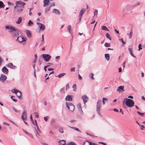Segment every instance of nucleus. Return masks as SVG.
<instances>
[{
  "mask_svg": "<svg viewBox=\"0 0 145 145\" xmlns=\"http://www.w3.org/2000/svg\"><path fill=\"white\" fill-rule=\"evenodd\" d=\"M125 102L126 105L129 107H132L135 104L133 100L130 99H127Z\"/></svg>",
  "mask_w": 145,
  "mask_h": 145,
  "instance_id": "f257e3e1",
  "label": "nucleus"
},
{
  "mask_svg": "<svg viewBox=\"0 0 145 145\" xmlns=\"http://www.w3.org/2000/svg\"><path fill=\"white\" fill-rule=\"evenodd\" d=\"M66 106L67 108L71 111H73L75 107L70 102H66Z\"/></svg>",
  "mask_w": 145,
  "mask_h": 145,
  "instance_id": "f03ea898",
  "label": "nucleus"
},
{
  "mask_svg": "<svg viewBox=\"0 0 145 145\" xmlns=\"http://www.w3.org/2000/svg\"><path fill=\"white\" fill-rule=\"evenodd\" d=\"M25 3L23 2L20 1H16V5L14 6V8H16L17 7H19L21 8H24V5Z\"/></svg>",
  "mask_w": 145,
  "mask_h": 145,
  "instance_id": "7ed1b4c3",
  "label": "nucleus"
},
{
  "mask_svg": "<svg viewBox=\"0 0 145 145\" xmlns=\"http://www.w3.org/2000/svg\"><path fill=\"white\" fill-rule=\"evenodd\" d=\"M101 100L100 99L99 100L97 103L96 106V109L97 113L99 115L100 114V111L101 109Z\"/></svg>",
  "mask_w": 145,
  "mask_h": 145,
  "instance_id": "20e7f679",
  "label": "nucleus"
},
{
  "mask_svg": "<svg viewBox=\"0 0 145 145\" xmlns=\"http://www.w3.org/2000/svg\"><path fill=\"white\" fill-rule=\"evenodd\" d=\"M131 9V5H127L123 8V11L124 12L127 13L130 11Z\"/></svg>",
  "mask_w": 145,
  "mask_h": 145,
  "instance_id": "39448f33",
  "label": "nucleus"
},
{
  "mask_svg": "<svg viewBox=\"0 0 145 145\" xmlns=\"http://www.w3.org/2000/svg\"><path fill=\"white\" fill-rule=\"evenodd\" d=\"M42 56L44 60L46 62H48L51 58V56L49 54H43Z\"/></svg>",
  "mask_w": 145,
  "mask_h": 145,
  "instance_id": "423d86ee",
  "label": "nucleus"
},
{
  "mask_svg": "<svg viewBox=\"0 0 145 145\" xmlns=\"http://www.w3.org/2000/svg\"><path fill=\"white\" fill-rule=\"evenodd\" d=\"M26 39L27 38L20 36L18 37L16 41H18L21 44L23 42L25 41Z\"/></svg>",
  "mask_w": 145,
  "mask_h": 145,
  "instance_id": "0eeeda50",
  "label": "nucleus"
},
{
  "mask_svg": "<svg viewBox=\"0 0 145 145\" xmlns=\"http://www.w3.org/2000/svg\"><path fill=\"white\" fill-rule=\"evenodd\" d=\"M15 29L14 31L13 32H12L13 33V35L14 37H17L19 36V33L18 32L19 31L18 29L15 28Z\"/></svg>",
  "mask_w": 145,
  "mask_h": 145,
  "instance_id": "6e6552de",
  "label": "nucleus"
},
{
  "mask_svg": "<svg viewBox=\"0 0 145 145\" xmlns=\"http://www.w3.org/2000/svg\"><path fill=\"white\" fill-rule=\"evenodd\" d=\"M37 24L38 25V26H39V29L41 31H43L45 29V27L44 25L41 23H38V22H37Z\"/></svg>",
  "mask_w": 145,
  "mask_h": 145,
  "instance_id": "1a4fd4ad",
  "label": "nucleus"
},
{
  "mask_svg": "<svg viewBox=\"0 0 145 145\" xmlns=\"http://www.w3.org/2000/svg\"><path fill=\"white\" fill-rule=\"evenodd\" d=\"M27 117V114L26 110H24L22 114V120H25L26 119Z\"/></svg>",
  "mask_w": 145,
  "mask_h": 145,
  "instance_id": "9d476101",
  "label": "nucleus"
},
{
  "mask_svg": "<svg viewBox=\"0 0 145 145\" xmlns=\"http://www.w3.org/2000/svg\"><path fill=\"white\" fill-rule=\"evenodd\" d=\"M7 79V77L5 75L1 74L0 76V81L2 82H4Z\"/></svg>",
  "mask_w": 145,
  "mask_h": 145,
  "instance_id": "9b49d317",
  "label": "nucleus"
},
{
  "mask_svg": "<svg viewBox=\"0 0 145 145\" xmlns=\"http://www.w3.org/2000/svg\"><path fill=\"white\" fill-rule=\"evenodd\" d=\"M124 91V87L123 86H119L117 88V91H119L120 92H123Z\"/></svg>",
  "mask_w": 145,
  "mask_h": 145,
  "instance_id": "f8f14e48",
  "label": "nucleus"
},
{
  "mask_svg": "<svg viewBox=\"0 0 145 145\" xmlns=\"http://www.w3.org/2000/svg\"><path fill=\"white\" fill-rule=\"evenodd\" d=\"M6 29H10V30L9 31L10 32H13L15 29V28L11 26L7 25L5 26Z\"/></svg>",
  "mask_w": 145,
  "mask_h": 145,
  "instance_id": "ddd939ff",
  "label": "nucleus"
},
{
  "mask_svg": "<svg viewBox=\"0 0 145 145\" xmlns=\"http://www.w3.org/2000/svg\"><path fill=\"white\" fill-rule=\"evenodd\" d=\"M82 98L83 100L84 103L85 104L88 100V97L86 95H83Z\"/></svg>",
  "mask_w": 145,
  "mask_h": 145,
  "instance_id": "4468645a",
  "label": "nucleus"
},
{
  "mask_svg": "<svg viewBox=\"0 0 145 145\" xmlns=\"http://www.w3.org/2000/svg\"><path fill=\"white\" fill-rule=\"evenodd\" d=\"M2 72L5 74H7L8 72V70L5 67H4L2 69Z\"/></svg>",
  "mask_w": 145,
  "mask_h": 145,
  "instance_id": "2eb2a0df",
  "label": "nucleus"
},
{
  "mask_svg": "<svg viewBox=\"0 0 145 145\" xmlns=\"http://www.w3.org/2000/svg\"><path fill=\"white\" fill-rule=\"evenodd\" d=\"M85 10H86L85 8H82L80 12L79 16L82 17L83 14L85 11Z\"/></svg>",
  "mask_w": 145,
  "mask_h": 145,
  "instance_id": "dca6fc26",
  "label": "nucleus"
},
{
  "mask_svg": "<svg viewBox=\"0 0 145 145\" xmlns=\"http://www.w3.org/2000/svg\"><path fill=\"white\" fill-rule=\"evenodd\" d=\"M25 33L26 34L27 36L29 38H31L32 36L31 33V32L28 30H26L25 31Z\"/></svg>",
  "mask_w": 145,
  "mask_h": 145,
  "instance_id": "f3484780",
  "label": "nucleus"
},
{
  "mask_svg": "<svg viewBox=\"0 0 145 145\" xmlns=\"http://www.w3.org/2000/svg\"><path fill=\"white\" fill-rule=\"evenodd\" d=\"M7 66L9 68L12 69H14L15 68V66L13 65V64L12 63H10L8 64Z\"/></svg>",
  "mask_w": 145,
  "mask_h": 145,
  "instance_id": "a211bd4d",
  "label": "nucleus"
},
{
  "mask_svg": "<svg viewBox=\"0 0 145 145\" xmlns=\"http://www.w3.org/2000/svg\"><path fill=\"white\" fill-rule=\"evenodd\" d=\"M62 141L64 142V144H63V145H76L75 143L72 142H70L68 143L67 145H65V141L62 140Z\"/></svg>",
  "mask_w": 145,
  "mask_h": 145,
  "instance_id": "6ab92c4d",
  "label": "nucleus"
},
{
  "mask_svg": "<svg viewBox=\"0 0 145 145\" xmlns=\"http://www.w3.org/2000/svg\"><path fill=\"white\" fill-rule=\"evenodd\" d=\"M50 0H44L43 1V6L46 7L49 5Z\"/></svg>",
  "mask_w": 145,
  "mask_h": 145,
  "instance_id": "aec40b11",
  "label": "nucleus"
},
{
  "mask_svg": "<svg viewBox=\"0 0 145 145\" xmlns=\"http://www.w3.org/2000/svg\"><path fill=\"white\" fill-rule=\"evenodd\" d=\"M23 8H19L17 7H16V8H15V10H16V12L18 13H20L22 12L23 10Z\"/></svg>",
  "mask_w": 145,
  "mask_h": 145,
  "instance_id": "412c9836",
  "label": "nucleus"
},
{
  "mask_svg": "<svg viewBox=\"0 0 145 145\" xmlns=\"http://www.w3.org/2000/svg\"><path fill=\"white\" fill-rule=\"evenodd\" d=\"M52 13H55L56 14L59 15L60 14V12L59 10L56 8H54L53 9Z\"/></svg>",
  "mask_w": 145,
  "mask_h": 145,
  "instance_id": "4be33fe9",
  "label": "nucleus"
},
{
  "mask_svg": "<svg viewBox=\"0 0 145 145\" xmlns=\"http://www.w3.org/2000/svg\"><path fill=\"white\" fill-rule=\"evenodd\" d=\"M77 106L79 111L81 112H82L83 111L82 110V108L81 107V104L80 103H79L78 104Z\"/></svg>",
  "mask_w": 145,
  "mask_h": 145,
  "instance_id": "5701e85b",
  "label": "nucleus"
},
{
  "mask_svg": "<svg viewBox=\"0 0 145 145\" xmlns=\"http://www.w3.org/2000/svg\"><path fill=\"white\" fill-rule=\"evenodd\" d=\"M65 99L67 101H72V99L71 96L67 95L65 98Z\"/></svg>",
  "mask_w": 145,
  "mask_h": 145,
  "instance_id": "b1692460",
  "label": "nucleus"
},
{
  "mask_svg": "<svg viewBox=\"0 0 145 145\" xmlns=\"http://www.w3.org/2000/svg\"><path fill=\"white\" fill-rule=\"evenodd\" d=\"M128 50L131 55L133 57H136L134 55L132 52V49L131 48H128Z\"/></svg>",
  "mask_w": 145,
  "mask_h": 145,
  "instance_id": "393cba45",
  "label": "nucleus"
},
{
  "mask_svg": "<svg viewBox=\"0 0 145 145\" xmlns=\"http://www.w3.org/2000/svg\"><path fill=\"white\" fill-rule=\"evenodd\" d=\"M22 20V18L21 17H20L18 18V20L16 21V23L18 24H20Z\"/></svg>",
  "mask_w": 145,
  "mask_h": 145,
  "instance_id": "a878e982",
  "label": "nucleus"
},
{
  "mask_svg": "<svg viewBox=\"0 0 145 145\" xmlns=\"http://www.w3.org/2000/svg\"><path fill=\"white\" fill-rule=\"evenodd\" d=\"M127 34L129 35V38L131 39L132 38L133 34V31L132 29L131 30L129 33H128Z\"/></svg>",
  "mask_w": 145,
  "mask_h": 145,
  "instance_id": "bb28decb",
  "label": "nucleus"
},
{
  "mask_svg": "<svg viewBox=\"0 0 145 145\" xmlns=\"http://www.w3.org/2000/svg\"><path fill=\"white\" fill-rule=\"evenodd\" d=\"M105 59L107 60L108 61L110 59V56L109 54H105Z\"/></svg>",
  "mask_w": 145,
  "mask_h": 145,
  "instance_id": "cd10ccee",
  "label": "nucleus"
},
{
  "mask_svg": "<svg viewBox=\"0 0 145 145\" xmlns=\"http://www.w3.org/2000/svg\"><path fill=\"white\" fill-rule=\"evenodd\" d=\"M65 74V73H62L59 74L57 76H56V77H58L60 78L63 76Z\"/></svg>",
  "mask_w": 145,
  "mask_h": 145,
  "instance_id": "c85d7f7f",
  "label": "nucleus"
},
{
  "mask_svg": "<svg viewBox=\"0 0 145 145\" xmlns=\"http://www.w3.org/2000/svg\"><path fill=\"white\" fill-rule=\"evenodd\" d=\"M11 92L13 93H15L16 94H17V92H19V91L16 89H13L11 90Z\"/></svg>",
  "mask_w": 145,
  "mask_h": 145,
  "instance_id": "c756f323",
  "label": "nucleus"
},
{
  "mask_svg": "<svg viewBox=\"0 0 145 145\" xmlns=\"http://www.w3.org/2000/svg\"><path fill=\"white\" fill-rule=\"evenodd\" d=\"M106 36L108 39H109L110 40H111L112 37L108 33H106Z\"/></svg>",
  "mask_w": 145,
  "mask_h": 145,
  "instance_id": "7c9ffc66",
  "label": "nucleus"
},
{
  "mask_svg": "<svg viewBox=\"0 0 145 145\" xmlns=\"http://www.w3.org/2000/svg\"><path fill=\"white\" fill-rule=\"evenodd\" d=\"M5 7V5H4L3 2L0 1V7L1 8H4Z\"/></svg>",
  "mask_w": 145,
  "mask_h": 145,
  "instance_id": "2f4dec72",
  "label": "nucleus"
},
{
  "mask_svg": "<svg viewBox=\"0 0 145 145\" xmlns=\"http://www.w3.org/2000/svg\"><path fill=\"white\" fill-rule=\"evenodd\" d=\"M22 93L20 91H19V92H17V96L19 98H20L22 96Z\"/></svg>",
  "mask_w": 145,
  "mask_h": 145,
  "instance_id": "473e14b6",
  "label": "nucleus"
},
{
  "mask_svg": "<svg viewBox=\"0 0 145 145\" xmlns=\"http://www.w3.org/2000/svg\"><path fill=\"white\" fill-rule=\"evenodd\" d=\"M50 8L51 7L49 6L46 7L45 8L44 10L46 13L48 11H49L50 10Z\"/></svg>",
  "mask_w": 145,
  "mask_h": 145,
  "instance_id": "72a5a7b5",
  "label": "nucleus"
},
{
  "mask_svg": "<svg viewBox=\"0 0 145 145\" xmlns=\"http://www.w3.org/2000/svg\"><path fill=\"white\" fill-rule=\"evenodd\" d=\"M102 29L103 30H105V31H109V30L108 29V28L105 26H103L102 27Z\"/></svg>",
  "mask_w": 145,
  "mask_h": 145,
  "instance_id": "f704fd0d",
  "label": "nucleus"
},
{
  "mask_svg": "<svg viewBox=\"0 0 145 145\" xmlns=\"http://www.w3.org/2000/svg\"><path fill=\"white\" fill-rule=\"evenodd\" d=\"M33 24V22L30 20H29V22L28 23L27 25L28 26H30L32 25Z\"/></svg>",
  "mask_w": 145,
  "mask_h": 145,
  "instance_id": "c9c22d12",
  "label": "nucleus"
},
{
  "mask_svg": "<svg viewBox=\"0 0 145 145\" xmlns=\"http://www.w3.org/2000/svg\"><path fill=\"white\" fill-rule=\"evenodd\" d=\"M93 76L94 74L93 73H91L89 74V76L91 79L92 80H93L94 79Z\"/></svg>",
  "mask_w": 145,
  "mask_h": 145,
  "instance_id": "e433bc0d",
  "label": "nucleus"
},
{
  "mask_svg": "<svg viewBox=\"0 0 145 145\" xmlns=\"http://www.w3.org/2000/svg\"><path fill=\"white\" fill-rule=\"evenodd\" d=\"M71 128L78 131L80 133L81 132V131L78 128L74 127H71Z\"/></svg>",
  "mask_w": 145,
  "mask_h": 145,
  "instance_id": "4c0bfd02",
  "label": "nucleus"
},
{
  "mask_svg": "<svg viewBox=\"0 0 145 145\" xmlns=\"http://www.w3.org/2000/svg\"><path fill=\"white\" fill-rule=\"evenodd\" d=\"M30 120H31V121L32 123L33 124H34V122L33 119V118H32V115H31V116H30Z\"/></svg>",
  "mask_w": 145,
  "mask_h": 145,
  "instance_id": "58836bf2",
  "label": "nucleus"
},
{
  "mask_svg": "<svg viewBox=\"0 0 145 145\" xmlns=\"http://www.w3.org/2000/svg\"><path fill=\"white\" fill-rule=\"evenodd\" d=\"M3 62V59L1 58L0 56V67L1 65Z\"/></svg>",
  "mask_w": 145,
  "mask_h": 145,
  "instance_id": "ea45409f",
  "label": "nucleus"
},
{
  "mask_svg": "<svg viewBox=\"0 0 145 145\" xmlns=\"http://www.w3.org/2000/svg\"><path fill=\"white\" fill-rule=\"evenodd\" d=\"M87 145H97L95 143H92L91 142H89V144L88 143H87L86 144Z\"/></svg>",
  "mask_w": 145,
  "mask_h": 145,
  "instance_id": "a19ab883",
  "label": "nucleus"
},
{
  "mask_svg": "<svg viewBox=\"0 0 145 145\" xmlns=\"http://www.w3.org/2000/svg\"><path fill=\"white\" fill-rule=\"evenodd\" d=\"M72 88L73 89V91H76V84H74L72 86Z\"/></svg>",
  "mask_w": 145,
  "mask_h": 145,
  "instance_id": "79ce46f5",
  "label": "nucleus"
},
{
  "mask_svg": "<svg viewBox=\"0 0 145 145\" xmlns=\"http://www.w3.org/2000/svg\"><path fill=\"white\" fill-rule=\"evenodd\" d=\"M137 113L138 114H139L141 116H144V113H141L138 111H137Z\"/></svg>",
  "mask_w": 145,
  "mask_h": 145,
  "instance_id": "37998d69",
  "label": "nucleus"
},
{
  "mask_svg": "<svg viewBox=\"0 0 145 145\" xmlns=\"http://www.w3.org/2000/svg\"><path fill=\"white\" fill-rule=\"evenodd\" d=\"M107 100V99L106 98L103 97V104L104 105L105 103V101H106Z\"/></svg>",
  "mask_w": 145,
  "mask_h": 145,
  "instance_id": "c03bdc74",
  "label": "nucleus"
},
{
  "mask_svg": "<svg viewBox=\"0 0 145 145\" xmlns=\"http://www.w3.org/2000/svg\"><path fill=\"white\" fill-rule=\"evenodd\" d=\"M105 46L106 47H110V44L108 43H106L105 44Z\"/></svg>",
  "mask_w": 145,
  "mask_h": 145,
  "instance_id": "a18cd8bd",
  "label": "nucleus"
},
{
  "mask_svg": "<svg viewBox=\"0 0 145 145\" xmlns=\"http://www.w3.org/2000/svg\"><path fill=\"white\" fill-rule=\"evenodd\" d=\"M71 27V26L70 25L67 28H68V31H69V33H71V34H72V33H71V30H70Z\"/></svg>",
  "mask_w": 145,
  "mask_h": 145,
  "instance_id": "49530a36",
  "label": "nucleus"
},
{
  "mask_svg": "<svg viewBox=\"0 0 145 145\" xmlns=\"http://www.w3.org/2000/svg\"><path fill=\"white\" fill-rule=\"evenodd\" d=\"M142 45L141 44H139L138 46V50L139 51L142 49Z\"/></svg>",
  "mask_w": 145,
  "mask_h": 145,
  "instance_id": "de8ad7c7",
  "label": "nucleus"
},
{
  "mask_svg": "<svg viewBox=\"0 0 145 145\" xmlns=\"http://www.w3.org/2000/svg\"><path fill=\"white\" fill-rule=\"evenodd\" d=\"M60 92L61 93H65V88H63L61 89L60 90Z\"/></svg>",
  "mask_w": 145,
  "mask_h": 145,
  "instance_id": "09e8293b",
  "label": "nucleus"
},
{
  "mask_svg": "<svg viewBox=\"0 0 145 145\" xmlns=\"http://www.w3.org/2000/svg\"><path fill=\"white\" fill-rule=\"evenodd\" d=\"M59 131L60 133H63V129L62 128H60L59 129Z\"/></svg>",
  "mask_w": 145,
  "mask_h": 145,
  "instance_id": "8fccbe9b",
  "label": "nucleus"
},
{
  "mask_svg": "<svg viewBox=\"0 0 145 145\" xmlns=\"http://www.w3.org/2000/svg\"><path fill=\"white\" fill-rule=\"evenodd\" d=\"M27 135L29 136L30 137H31V138H33V135L31 133H29L28 134H27Z\"/></svg>",
  "mask_w": 145,
  "mask_h": 145,
  "instance_id": "3c124183",
  "label": "nucleus"
},
{
  "mask_svg": "<svg viewBox=\"0 0 145 145\" xmlns=\"http://www.w3.org/2000/svg\"><path fill=\"white\" fill-rule=\"evenodd\" d=\"M12 108L15 112H18V110L15 108L14 107H12Z\"/></svg>",
  "mask_w": 145,
  "mask_h": 145,
  "instance_id": "603ef678",
  "label": "nucleus"
},
{
  "mask_svg": "<svg viewBox=\"0 0 145 145\" xmlns=\"http://www.w3.org/2000/svg\"><path fill=\"white\" fill-rule=\"evenodd\" d=\"M49 117L48 116L45 117H44V120L46 121H47L48 119L49 118Z\"/></svg>",
  "mask_w": 145,
  "mask_h": 145,
  "instance_id": "864d4df0",
  "label": "nucleus"
},
{
  "mask_svg": "<svg viewBox=\"0 0 145 145\" xmlns=\"http://www.w3.org/2000/svg\"><path fill=\"white\" fill-rule=\"evenodd\" d=\"M97 13H98V10H95V12H94V16H97Z\"/></svg>",
  "mask_w": 145,
  "mask_h": 145,
  "instance_id": "5fc2aeb1",
  "label": "nucleus"
},
{
  "mask_svg": "<svg viewBox=\"0 0 145 145\" xmlns=\"http://www.w3.org/2000/svg\"><path fill=\"white\" fill-rule=\"evenodd\" d=\"M48 67V65H46L44 67V70L45 71H47L46 68Z\"/></svg>",
  "mask_w": 145,
  "mask_h": 145,
  "instance_id": "6e6d98bb",
  "label": "nucleus"
},
{
  "mask_svg": "<svg viewBox=\"0 0 145 145\" xmlns=\"http://www.w3.org/2000/svg\"><path fill=\"white\" fill-rule=\"evenodd\" d=\"M34 128H35V131H36V136H37V135H40V133H39L36 130V128H35V127H34Z\"/></svg>",
  "mask_w": 145,
  "mask_h": 145,
  "instance_id": "4d7b16f0",
  "label": "nucleus"
},
{
  "mask_svg": "<svg viewBox=\"0 0 145 145\" xmlns=\"http://www.w3.org/2000/svg\"><path fill=\"white\" fill-rule=\"evenodd\" d=\"M59 145H63V144H64V142H63V141H62V140L61 141H60L59 142Z\"/></svg>",
  "mask_w": 145,
  "mask_h": 145,
  "instance_id": "13d9d810",
  "label": "nucleus"
},
{
  "mask_svg": "<svg viewBox=\"0 0 145 145\" xmlns=\"http://www.w3.org/2000/svg\"><path fill=\"white\" fill-rule=\"evenodd\" d=\"M65 88H66V90H67V89L69 88V86L68 84H67L66 85V86Z\"/></svg>",
  "mask_w": 145,
  "mask_h": 145,
  "instance_id": "bf43d9fd",
  "label": "nucleus"
},
{
  "mask_svg": "<svg viewBox=\"0 0 145 145\" xmlns=\"http://www.w3.org/2000/svg\"><path fill=\"white\" fill-rule=\"evenodd\" d=\"M35 117L36 118H38V117H39V116H38V114L37 113H36V112H35Z\"/></svg>",
  "mask_w": 145,
  "mask_h": 145,
  "instance_id": "052dcab7",
  "label": "nucleus"
},
{
  "mask_svg": "<svg viewBox=\"0 0 145 145\" xmlns=\"http://www.w3.org/2000/svg\"><path fill=\"white\" fill-rule=\"evenodd\" d=\"M99 143L100 144H103L104 145H107V144L106 143H104L103 142H99Z\"/></svg>",
  "mask_w": 145,
  "mask_h": 145,
  "instance_id": "680f3d73",
  "label": "nucleus"
},
{
  "mask_svg": "<svg viewBox=\"0 0 145 145\" xmlns=\"http://www.w3.org/2000/svg\"><path fill=\"white\" fill-rule=\"evenodd\" d=\"M55 5V3L53 2L52 3L51 5L50 6V7H51L52 6H54Z\"/></svg>",
  "mask_w": 145,
  "mask_h": 145,
  "instance_id": "e2e57ef3",
  "label": "nucleus"
},
{
  "mask_svg": "<svg viewBox=\"0 0 145 145\" xmlns=\"http://www.w3.org/2000/svg\"><path fill=\"white\" fill-rule=\"evenodd\" d=\"M71 72L75 71V67H74L71 69Z\"/></svg>",
  "mask_w": 145,
  "mask_h": 145,
  "instance_id": "0e129e2a",
  "label": "nucleus"
},
{
  "mask_svg": "<svg viewBox=\"0 0 145 145\" xmlns=\"http://www.w3.org/2000/svg\"><path fill=\"white\" fill-rule=\"evenodd\" d=\"M140 127H141V129L142 130H143V129L145 128V127H144V125H141Z\"/></svg>",
  "mask_w": 145,
  "mask_h": 145,
  "instance_id": "69168bd1",
  "label": "nucleus"
},
{
  "mask_svg": "<svg viewBox=\"0 0 145 145\" xmlns=\"http://www.w3.org/2000/svg\"><path fill=\"white\" fill-rule=\"evenodd\" d=\"M35 123H34L33 124H34L36 126H37V121L36 120H35Z\"/></svg>",
  "mask_w": 145,
  "mask_h": 145,
  "instance_id": "338daca9",
  "label": "nucleus"
},
{
  "mask_svg": "<svg viewBox=\"0 0 145 145\" xmlns=\"http://www.w3.org/2000/svg\"><path fill=\"white\" fill-rule=\"evenodd\" d=\"M78 78L80 80H81L82 79V77L80 76L79 74H78Z\"/></svg>",
  "mask_w": 145,
  "mask_h": 145,
  "instance_id": "774afa93",
  "label": "nucleus"
}]
</instances>
